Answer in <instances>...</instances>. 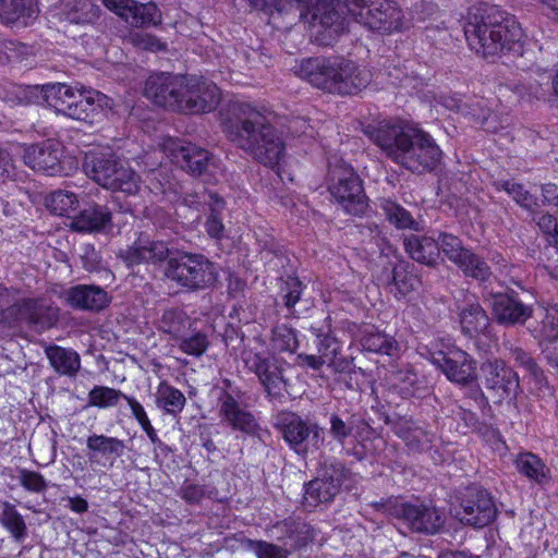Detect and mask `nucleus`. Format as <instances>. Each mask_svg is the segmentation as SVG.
<instances>
[{
    "label": "nucleus",
    "instance_id": "412c9836",
    "mask_svg": "<svg viewBox=\"0 0 558 558\" xmlns=\"http://www.w3.org/2000/svg\"><path fill=\"white\" fill-rule=\"evenodd\" d=\"M485 386L500 400L515 396L519 388L517 373L508 367L505 362L494 359L487 360L481 367Z\"/></svg>",
    "mask_w": 558,
    "mask_h": 558
},
{
    "label": "nucleus",
    "instance_id": "393cba45",
    "mask_svg": "<svg viewBox=\"0 0 558 558\" xmlns=\"http://www.w3.org/2000/svg\"><path fill=\"white\" fill-rule=\"evenodd\" d=\"M417 375L407 361L386 362V387L389 391L409 398L414 395Z\"/></svg>",
    "mask_w": 558,
    "mask_h": 558
},
{
    "label": "nucleus",
    "instance_id": "69168bd1",
    "mask_svg": "<svg viewBox=\"0 0 558 558\" xmlns=\"http://www.w3.org/2000/svg\"><path fill=\"white\" fill-rule=\"evenodd\" d=\"M81 255L82 265L87 271H95L99 268L100 257L92 245H85Z\"/></svg>",
    "mask_w": 558,
    "mask_h": 558
},
{
    "label": "nucleus",
    "instance_id": "39448f33",
    "mask_svg": "<svg viewBox=\"0 0 558 558\" xmlns=\"http://www.w3.org/2000/svg\"><path fill=\"white\" fill-rule=\"evenodd\" d=\"M83 169L100 186L134 195L140 190V177L112 154L90 150L85 154Z\"/></svg>",
    "mask_w": 558,
    "mask_h": 558
},
{
    "label": "nucleus",
    "instance_id": "4c0bfd02",
    "mask_svg": "<svg viewBox=\"0 0 558 558\" xmlns=\"http://www.w3.org/2000/svg\"><path fill=\"white\" fill-rule=\"evenodd\" d=\"M466 278H472L481 283L487 282L493 277V271L486 259L469 248L456 265Z\"/></svg>",
    "mask_w": 558,
    "mask_h": 558
},
{
    "label": "nucleus",
    "instance_id": "ea45409f",
    "mask_svg": "<svg viewBox=\"0 0 558 558\" xmlns=\"http://www.w3.org/2000/svg\"><path fill=\"white\" fill-rule=\"evenodd\" d=\"M0 523L16 543L24 542L28 535L23 515L16 510L14 505L8 501L1 506Z\"/></svg>",
    "mask_w": 558,
    "mask_h": 558
},
{
    "label": "nucleus",
    "instance_id": "f257e3e1",
    "mask_svg": "<svg viewBox=\"0 0 558 558\" xmlns=\"http://www.w3.org/2000/svg\"><path fill=\"white\" fill-rule=\"evenodd\" d=\"M276 114L264 107L234 102L222 116L221 128L227 138L254 160L267 167L278 166L284 143L275 126Z\"/></svg>",
    "mask_w": 558,
    "mask_h": 558
},
{
    "label": "nucleus",
    "instance_id": "473e14b6",
    "mask_svg": "<svg viewBox=\"0 0 558 558\" xmlns=\"http://www.w3.org/2000/svg\"><path fill=\"white\" fill-rule=\"evenodd\" d=\"M514 465L521 475L535 484L543 485L550 478L549 468L533 452H520L514 459Z\"/></svg>",
    "mask_w": 558,
    "mask_h": 558
},
{
    "label": "nucleus",
    "instance_id": "9d476101",
    "mask_svg": "<svg viewBox=\"0 0 558 558\" xmlns=\"http://www.w3.org/2000/svg\"><path fill=\"white\" fill-rule=\"evenodd\" d=\"M284 441L299 456H306L322 448L325 441L324 428L316 422L304 420L292 412L281 413L276 423Z\"/></svg>",
    "mask_w": 558,
    "mask_h": 558
},
{
    "label": "nucleus",
    "instance_id": "423d86ee",
    "mask_svg": "<svg viewBox=\"0 0 558 558\" xmlns=\"http://www.w3.org/2000/svg\"><path fill=\"white\" fill-rule=\"evenodd\" d=\"M165 277L184 292H196L213 287L218 280V270L205 255L183 252L170 257Z\"/></svg>",
    "mask_w": 558,
    "mask_h": 558
},
{
    "label": "nucleus",
    "instance_id": "e433bc0d",
    "mask_svg": "<svg viewBox=\"0 0 558 558\" xmlns=\"http://www.w3.org/2000/svg\"><path fill=\"white\" fill-rule=\"evenodd\" d=\"M192 326V319L181 308H168L163 311L158 322L159 330L169 335L175 341L180 337H183L186 331H190Z\"/></svg>",
    "mask_w": 558,
    "mask_h": 558
},
{
    "label": "nucleus",
    "instance_id": "3c124183",
    "mask_svg": "<svg viewBox=\"0 0 558 558\" xmlns=\"http://www.w3.org/2000/svg\"><path fill=\"white\" fill-rule=\"evenodd\" d=\"M437 242L439 253L442 252L444 255L454 265L458 264L464 253L469 250V247L463 245L460 238L447 232H440Z\"/></svg>",
    "mask_w": 558,
    "mask_h": 558
},
{
    "label": "nucleus",
    "instance_id": "f03ea898",
    "mask_svg": "<svg viewBox=\"0 0 558 558\" xmlns=\"http://www.w3.org/2000/svg\"><path fill=\"white\" fill-rule=\"evenodd\" d=\"M469 46L483 57L499 53L523 56L524 34L513 15L499 7L482 3L469 17L464 26Z\"/></svg>",
    "mask_w": 558,
    "mask_h": 558
},
{
    "label": "nucleus",
    "instance_id": "c9c22d12",
    "mask_svg": "<svg viewBox=\"0 0 558 558\" xmlns=\"http://www.w3.org/2000/svg\"><path fill=\"white\" fill-rule=\"evenodd\" d=\"M271 531L281 545L288 549H295L306 542V525L292 518L277 522L272 525Z\"/></svg>",
    "mask_w": 558,
    "mask_h": 558
},
{
    "label": "nucleus",
    "instance_id": "0e129e2a",
    "mask_svg": "<svg viewBox=\"0 0 558 558\" xmlns=\"http://www.w3.org/2000/svg\"><path fill=\"white\" fill-rule=\"evenodd\" d=\"M390 31H401L404 26V15L398 4L386 0V24Z\"/></svg>",
    "mask_w": 558,
    "mask_h": 558
},
{
    "label": "nucleus",
    "instance_id": "72a5a7b5",
    "mask_svg": "<svg viewBox=\"0 0 558 558\" xmlns=\"http://www.w3.org/2000/svg\"><path fill=\"white\" fill-rule=\"evenodd\" d=\"M45 353L58 374L72 377L80 371L81 357L74 350L52 344L45 348Z\"/></svg>",
    "mask_w": 558,
    "mask_h": 558
},
{
    "label": "nucleus",
    "instance_id": "aec40b11",
    "mask_svg": "<svg viewBox=\"0 0 558 558\" xmlns=\"http://www.w3.org/2000/svg\"><path fill=\"white\" fill-rule=\"evenodd\" d=\"M329 423L331 437L342 446L350 437L356 440H366L374 434L365 418L360 413L350 410L332 413Z\"/></svg>",
    "mask_w": 558,
    "mask_h": 558
},
{
    "label": "nucleus",
    "instance_id": "f8f14e48",
    "mask_svg": "<svg viewBox=\"0 0 558 558\" xmlns=\"http://www.w3.org/2000/svg\"><path fill=\"white\" fill-rule=\"evenodd\" d=\"M386 513L402 519L415 532L435 534L445 523V517L435 507L386 500Z\"/></svg>",
    "mask_w": 558,
    "mask_h": 558
},
{
    "label": "nucleus",
    "instance_id": "c85d7f7f",
    "mask_svg": "<svg viewBox=\"0 0 558 558\" xmlns=\"http://www.w3.org/2000/svg\"><path fill=\"white\" fill-rule=\"evenodd\" d=\"M404 248L412 259L429 267H436L439 258L437 239L432 236L411 235L403 240Z\"/></svg>",
    "mask_w": 558,
    "mask_h": 558
},
{
    "label": "nucleus",
    "instance_id": "603ef678",
    "mask_svg": "<svg viewBox=\"0 0 558 558\" xmlns=\"http://www.w3.org/2000/svg\"><path fill=\"white\" fill-rule=\"evenodd\" d=\"M510 356L515 365L527 372L535 381L542 384L545 380L543 369L538 366L533 356L522 348L514 347L510 349Z\"/></svg>",
    "mask_w": 558,
    "mask_h": 558
},
{
    "label": "nucleus",
    "instance_id": "680f3d73",
    "mask_svg": "<svg viewBox=\"0 0 558 558\" xmlns=\"http://www.w3.org/2000/svg\"><path fill=\"white\" fill-rule=\"evenodd\" d=\"M50 86L51 84L23 87L20 89V99L26 105L45 102L48 106L47 95Z\"/></svg>",
    "mask_w": 558,
    "mask_h": 558
},
{
    "label": "nucleus",
    "instance_id": "6e6d98bb",
    "mask_svg": "<svg viewBox=\"0 0 558 558\" xmlns=\"http://www.w3.org/2000/svg\"><path fill=\"white\" fill-rule=\"evenodd\" d=\"M395 433L412 448H425L432 441V435L418 426L396 427Z\"/></svg>",
    "mask_w": 558,
    "mask_h": 558
},
{
    "label": "nucleus",
    "instance_id": "37998d69",
    "mask_svg": "<svg viewBox=\"0 0 558 558\" xmlns=\"http://www.w3.org/2000/svg\"><path fill=\"white\" fill-rule=\"evenodd\" d=\"M47 208L57 216H70L78 205L77 196L68 191L58 190L46 198Z\"/></svg>",
    "mask_w": 558,
    "mask_h": 558
},
{
    "label": "nucleus",
    "instance_id": "58836bf2",
    "mask_svg": "<svg viewBox=\"0 0 558 558\" xmlns=\"http://www.w3.org/2000/svg\"><path fill=\"white\" fill-rule=\"evenodd\" d=\"M99 11V7L92 0H64L63 3V14L70 23H93L98 19Z\"/></svg>",
    "mask_w": 558,
    "mask_h": 558
},
{
    "label": "nucleus",
    "instance_id": "5701e85b",
    "mask_svg": "<svg viewBox=\"0 0 558 558\" xmlns=\"http://www.w3.org/2000/svg\"><path fill=\"white\" fill-rule=\"evenodd\" d=\"M65 300L76 310L99 312L110 303L108 292L95 284H76L65 291Z\"/></svg>",
    "mask_w": 558,
    "mask_h": 558
},
{
    "label": "nucleus",
    "instance_id": "c756f323",
    "mask_svg": "<svg viewBox=\"0 0 558 558\" xmlns=\"http://www.w3.org/2000/svg\"><path fill=\"white\" fill-rule=\"evenodd\" d=\"M22 315L38 330H46L59 320V308L46 301L28 300L23 304Z\"/></svg>",
    "mask_w": 558,
    "mask_h": 558
},
{
    "label": "nucleus",
    "instance_id": "7ed1b4c3",
    "mask_svg": "<svg viewBox=\"0 0 558 558\" xmlns=\"http://www.w3.org/2000/svg\"><path fill=\"white\" fill-rule=\"evenodd\" d=\"M386 156L412 172H430L439 165L442 151L426 132L407 121L386 123Z\"/></svg>",
    "mask_w": 558,
    "mask_h": 558
},
{
    "label": "nucleus",
    "instance_id": "bb28decb",
    "mask_svg": "<svg viewBox=\"0 0 558 558\" xmlns=\"http://www.w3.org/2000/svg\"><path fill=\"white\" fill-rule=\"evenodd\" d=\"M345 14L341 0H317L312 10V20L338 34L347 27Z\"/></svg>",
    "mask_w": 558,
    "mask_h": 558
},
{
    "label": "nucleus",
    "instance_id": "774afa93",
    "mask_svg": "<svg viewBox=\"0 0 558 558\" xmlns=\"http://www.w3.org/2000/svg\"><path fill=\"white\" fill-rule=\"evenodd\" d=\"M533 220L544 233L551 234L558 229L556 218L548 213H539L533 217Z\"/></svg>",
    "mask_w": 558,
    "mask_h": 558
},
{
    "label": "nucleus",
    "instance_id": "f3484780",
    "mask_svg": "<svg viewBox=\"0 0 558 558\" xmlns=\"http://www.w3.org/2000/svg\"><path fill=\"white\" fill-rule=\"evenodd\" d=\"M61 157L62 148L60 144L52 141L25 146L22 154V159L27 167L47 175L62 173Z\"/></svg>",
    "mask_w": 558,
    "mask_h": 558
},
{
    "label": "nucleus",
    "instance_id": "a19ab883",
    "mask_svg": "<svg viewBox=\"0 0 558 558\" xmlns=\"http://www.w3.org/2000/svg\"><path fill=\"white\" fill-rule=\"evenodd\" d=\"M493 186L497 191H505L522 208L534 213L538 208L537 198L532 195L523 184L511 180H495Z\"/></svg>",
    "mask_w": 558,
    "mask_h": 558
},
{
    "label": "nucleus",
    "instance_id": "bf43d9fd",
    "mask_svg": "<svg viewBox=\"0 0 558 558\" xmlns=\"http://www.w3.org/2000/svg\"><path fill=\"white\" fill-rule=\"evenodd\" d=\"M128 40L136 48L148 50V51H162L166 50V44L161 43L156 36L142 33L134 32L131 33L128 37Z\"/></svg>",
    "mask_w": 558,
    "mask_h": 558
},
{
    "label": "nucleus",
    "instance_id": "9b49d317",
    "mask_svg": "<svg viewBox=\"0 0 558 558\" xmlns=\"http://www.w3.org/2000/svg\"><path fill=\"white\" fill-rule=\"evenodd\" d=\"M457 518L464 524L481 529L497 517V507L492 494L477 485L466 487L459 498Z\"/></svg>",
    "mask_w": 558,
    "mask_h": 558
},
{
    "label": "nucleus",
    "instance_id": "e2e57ef3",
    "mask_svg": "<svg viewBox=\"0 0 558 558\" xmlns=\"http://www.w3.org/2000/svg\"><path fill=\"white\" fill-rule=\"evenodd\" d=\"M302 282L295 277H288L282 288L284 304L292 308L300 300L302 293Z\"/></svg>",
    "mask_w": 558,
    "mask_h": 558
},
{
    "label": "nucleus",
    "instance_id": "864d4df0",
    "mask_svg": "<svg viewBox=\"0 0 558 558\" xmlns=\"http://www.w3.org/2000/svg\"><path fill=\"white\" fill-rule=\"evenodd\" d=\"M381 0H372L365 10H360L355 17L364 26L372 31H380L384 26V12Z\"/></svg>",
    "mask_w": 558,
    "mask_h": 558
},
{
    "label": "nucleus",
    "instance_id": "5fc2aeb1",
    "mask_svg": "<svg viewBox=\"0 0 558 558\" xmlns=\"http://www.w3.org/2000/svg\"><path fill=\"white\" fill-rule=\"evenodd\" d=\"M247 548L252 550L257 558H288L290 549L282 545H276L266 541H246Z\"/></svg>",
    "mask_w": 558,
    "mask_h": 558
},
{
    "label": "nucleus",
    "instance_id": "338daca9",
    "mask_svg": "<svg viewBox=\"0 0 558 558\" xmlns=\"http://www.w3.org/2000/svg\"><path fill=\"white\" fill-rule=\"evenodd\" d=\"M499 279V283L502 287L508 288L509 284H514L521 287V277L519 275V267L515 265H509V268L501 269L499 276H496Z\"/></svg>",
    "mask_w": 558,
    "mask_h": 558
},
{
    "label": "nucleus",
    "instance_id": "20e7f679",
    "mask_svg": "<svg viewBox=\"0 0 558 558\" xmlns=\"http://www.w3.org/2000/svg\"><path fill=\"white\" fill-rule=\"evenodd\" d=\"M294 72L313 86L341 96L359 93L371 81L367 70L343 57L304 59Z\"/></svg>",
    "mask_w": 558,
    "mask_h": 558
},
{
    "label": "nucleus",
    "instance_id": "13d9d810",
    "mask_svg": "<svg viewBox=\"0 0 558 558\" xmlns=\"http://www.w3.org/2000/svg\"><path fill=\"white\" fill-rule=\"evenodd\" d=\"M274 347L281 352H293L298 348V339L292 328L277 326L272 331Z\"/></svg>",
    "mask_w": 558,
    "mask_h": 558
},
{
    "label": "nucleus",
    "instance_id": "4468645a",
    "mask_svg": "<svg viewBox=\"0 0 558 558\" xmlns=\"http://www.w3.org/2000/svg\"><path fill=\"white\" fill-rule=\"evenodd\" d=\"M220 101L219 88L206 82L189 83L184 78V88L179 95V106L174 111L185 113L210 112Z\"/></svg>",
    "mask_w": 558,
    "mask_h": 558
},
{
    "label": "nucleus",
    "instance_id": "052dcab7",
    "mask_svg": "<svg viewBox=\"0 0 558 558\" xmlns=\"http://www.w3.org/2000/svg\"><path fill=\"white\" fill-rule=\"evenodd\" d=\"M19 482L22 487L32 493L40 494L47 489L46 480L40 473L35 471L20 470Z\"/></svg>",
    "mask_w": 558,
    "mask_h": 558
},
{
    "label": "nucleus",
    "instance_id": "a878e982",
    "mask_svg": "<svg viewBox=\"0 0 558 558\" xmlns=\"http://www.w3.org/2000/svg\"><path fill=\"white\" fill-rule=\"evenodd\" d=\"M173 159L182 170L193 175H202L211 165L210 154L191 143L174 148Z\"/></svg>",
    "mask_w": 558,
    "mask_h": 558
},
{
    "label": "nucleus",
    "instance_id": "a211bd4d",
    "mask_svg": "<svg viewBox=\"0 0 558 558\" xmlns=\"http://www.w3.org/2000/svg\"><path fill=\"white\" fill-rule=\"evenodd\" d=\"M490 296L493 315L500 325H523L533 314V307L519 300L513 290L490 293Z\"/></svg>",
    "mask_w": 558,
    "mask_h": 558
},
{
    "label": "nucleus",
    "instance_id": "f704fd0d",
    "mask_svg": "<svg viewBox=\"0 0 558 558\" xmlns=\"http://www.w3.org/2000/svg\"><path fill=\"white\" fill-rule=\"evenodd\" d=\"M459 322L463 333L469 337L485 332L489 326V317L477 302L468 303L459 310Z\"/></svg>",
    "mask_w": 558,
    "mask_h": 558
},
{
    "label": "nucleus",
    "instance_id": "a18cd8bd",
    "mask_svg": "<svg viewBox=\"0 0 558 558\" xmlns=\"http://www.w3.org/2000/svg\"><path fill=\"white\" fill-rule=\"evenodd\" d=\"M125 393L121 390L107 387V386H95L88 392L87 407H96L99 409L112 408L118 404L120 399H124Z\"/></svg>",
    "mask_w": 558,
    "mask_h": 558
},
{
    "label": "nucleus",
    "instance_id": "6ab92c4d",
    "mask_svg": "<svg viewBox=\"0 0 558 558\" xmlns=\"http://www.w3.org/2000/svg\"><path fill=\"white\" fill-rule=\"evenodd\" d=\"M102 3L133 27H145L161 23V12L153 2L140 3L135 0H102Z\"/></svg>",
    "mask_w": 558,
    "mask_h": 558
},
{
    "label": "nucleus",
    "instance_id": "dca6fc26",
    "mask_svg": "<svg viewBox=\"0 0 558 558\" xmlns=\"http://www.w3.org/2000/svg\"><path fill=\"white\" fill-rule=\"evenodd\" d=\"M119 257L128 267L141 264H157L169 259V247L166 242L155 240L147 233H141L132 245L121 250Z\"/></svg>",
    "mask_w": 558,
    "mask_h": 558
},
{
    "label": "nucleus",
    "instance_id": "1a4fd4ad",
    "mask_svg": "<svg viewBox=\"0 0 558 558\" xmlns=\"http://www.w3.org/2000/svg\"><path fill=\"white\" fill-rule=\"evenodd\" d=\"M430 361L449 381L468 388L470 398L480 404L484 403V395L477 385L476 361L468 352L460 349L438 352L432 355Z\"/></svg>",
    "mask_w": 558,
    "mask_h": 558
},
{
    "label": "nucleus",
    "instance_id": "4d7b16f0",
    "mask_svg": "<svg viewBox=\"0 0 558 558\" xmlns=\"http://www.w3.org/2000/svg\"><path fill=\"white\" fill-rule=\"evenodd\" d=\"M242 360L246 368L254 373L259 379L263 377L265 372H267L268 367L275 361V357L262 353H256L252 350H245L242 353Z\"/></svg>",
    "mask_w": 558,
    "mask_h": 558
},
{
    "label": "nucleus",
    "instance_id": "09e8293b",
    "mask_svg": "<svg viewBox=\"0 0 558 558\" xmlns=\"http://www.w3.org/2000/svg\"><path fill=\"white\" fill-rule=\"evenodd\" d=\"M538 343L543 355L546 348L554 347L558 350V316L557 311L554 308L546 311L542 322Z\"/></svg>",
    "mask_w": 558,
    "mask_h": 558
},
{
    "label": "nucleus",
    "instance_id": "cd10ccee",
    "mask_svg": "<svg viewBox=\"0 0 558 558\" xmlns=\"http://www.w3.org/2000/svg\"><path fill=\"white\" fill-rule=\"evenodd\" d=\"M193 199H186L191 205L205 203L209 206L210 215L206 220L205 227L208 235L213 239H221L225 232V226L220 218V213L225 208L223 199L216 193L199 192L190 195Z\"/></svg>",
    "mask_w": 558,
    "mask_h": 558
},
{
    "label": "nucleus",
    "instance_id": "8fccbe9b",
    "mask_svg": "<svg viewBox=\"0 0 558 558\" xmlns=\"http://www.w3.org/2000/svg\"><path fill=\"white\" fill-rule=\"evenodd\" d=\"M260 385L270 397H279L286 389V379L282 375V368L275 359L267 372L259 378Z\"/></svg>",
    "mask_w": 558,
    "mask_h": 558
},
{
    "label": "nucleus",
    "instance_id": "6e6552de",
    "mask_svg": "<svg viewBox=\"0 0 558 558\" xmlns=\"http://www.w3.org/2000/svg\"><path fill=\"white\" fill-rule=\"evenodd\" d=\"M329 192L342 206L345 213L354 216L363 215L367 208L359 175L343 160L329 163L328 170Z\"/></svg>",
    "mask_w": 558,
    "mask_h": 558
},
{
    "label": "nucleus",
    "instance_id": "b1692460",
    "mask_svg": "<svg viewBox=\"0 0 558 558\" xmlns=\"http://www.w3.org/2000/svg\"><path fill=\"white\" fill-rule=\"evenodd\" d=\"M70 227L77 232H104L112 227V213L107 206L94 203L73 216Z\"/></svg>",
    "mask_w": 558,
    "mask_h": 558
},
{
    "label": "nucleus",
    "instance_id": "2f4dec72",
    "mask_svg": "<svg viewBox=\"0 0 558 558\" xmlns=\"http://www.w3.org/2000/svg\"><path fill=\"white\" fill-rule=\"evenodd\" d=\"M86 447L94 457H101L110 462V465L124 454L125 442L117 437L93 434L86 439Z\"/></svg>",
    "mask_w": 558,
    "mask_h": 558
},
{
    "label": "nucleus",
    "instance_id": "0eeeda50",
    "mask_svg": "<svg viewBox=\"0 0 558 558\" xmlns=\"http://www.w3.org/2000/svg\"><path fill=\"white\" fill-rule=\"evenodd\" d=\"M48 106L57 113L74 120L87 121L96 113L109 106L110 99L95 89H74L73 87L56 83L48 89Z\"/></svg>",
    "mask_w": 558,
    "mask_h": 558
},
{
    "label": "nucleus",
    "instance_id": "79ce46f5",
    "mask_svg": "<svg viewBox=\"0 0 558 558\" xmlns=\"http://www.w3.org/2000/svg\"><path fill=\"white\" fill-rule=\"evenodd\" d=\"M156 398L157 405L173 415L180 413L186 402L184 395L166 381L159 384Z\"/></svg>",
    "mask_w": 558,
    "mask_h": 558
},
{
    "label": "nucleus",
    "instance_id": "7c9ffc66",
    "mask_svg": "<svg viewBox=\"0 0 558 558\" xmlns=\"http://www.w3.org/2000/svg\"><path fill=\"white\" fill-rule=\"evenodd\" d=\"M36 16L32 0H0V21L11 27H25Z\"/></svg>",
    "mask_w": 558,
    "mask_h": 558
},
{
    "label": "nucleus",
    "instance_id": "c03bdc74",
    "mask_svg": "<svg viewBox=\"0 0 558 558\" xmlns=\"http://www.w3.org/2000/svg\"><path fill=\"white\" fill-rule=\"evenodd\" d=\"M177 342L182 352L196 357L202 356L209 345L207 335L192 327L190 331H186Z\"/></svg>",
    "mask_w": 558,
    "mask_h": 558
},
{
    "label": "nucleus",
    "instance_id": "ddd939ff",
    "mask_svg": "<svg viewBox=\"0 0 558 558\" xmlns=\"http://www.w3.org/2000/svg\"><path fill=\"white\" fill-rule=\"evenodd\" d=\"M347 473V469L340 463L327 466L322 477H316L304 485L305 504L315 507L331 502L340 492Z\"/></svg>",
    "mask_w": 558,
    "mask_h": 558
},
{
    "label": "nucleus",
    "instance_id": "de8ad7c7",
    "mask_svg": "<svg viewBox=\"0 0 558 558\" xmlns=\"http://www.w3.org/2000/svg\"><path fill=\"white\" fill-rule=\"evenodd\" d=\"M386 219L398 229H422L421 222L416 221L410 211L393 202L386 201Z\"/></svg>",
    "mask_w": 558,
    "mask_h": 558
},
{
    "label": "nucleus",
    "instance_id": "49530a36",
    "mask_svg": "<svg viewBox=\"0 0 558 558\" xmlns=\"http://www.w3.org/2000/svg\"><path fill=\"white\" fill-rule=\"evenodd\" d=\"M417 283L416 276L408 270V266L400 264L392 270V282L389 284L390 292H393L400 299L414 290Z\"/></svg>",
    "mask_w": 558,
    "mask_h": 558
},
{
    "label": "nucleus",
    "instance_id": "2eb2a0df",
    "mask_svg": "<svg viewBox=\"0 0 558 558\" xmlns=\"http://www.w3.org/2000/svg\"><path fill=\"white\" fill-rule=\"evenodd\" d=\"M184 88V77L170 73L150 75L144 87V95L155 105L173 110L179 106V95Z\"/></svg>",
    "mask_w": 558,
    "mask_h": 558
},
{
    "label": "nucleus",
    "instance_id": "4be33fe9",
    "mask_svg": "<svg viewBox=\"0 0 558 558\" xmlns=\"http://www.w3.org/2000/svg\"><path fill=\"white\" fill-rule=\"evenodd\" d=\"M220 413L233 429L262 439V428L255 416L242 409L235 398L229 392H225L220 397Z\"/></svg>",
    "mask_w": 558,
    "mask_h": 558
}]
</instances>
